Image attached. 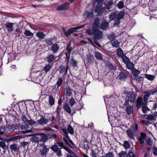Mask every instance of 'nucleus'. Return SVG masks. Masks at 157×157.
<instances>
[{
    "label": "nucleus",
    "instance_id": "obj_40",
    "mask_svg": "<svg viewBox=\"0 0 157 157\" xmlns=\"http://www.w3.org/2000/svg\"><path fill=\"white\" fill-rule=\"evenodd\" d=\"M21 33V30L19 28H17L16 29L14 32V34L15 35L18 34L17 36L19 37L20 36V34Z\"/></svg>",
    "mask_w": 157,
    "mask_h": 157
},
{
    "label": "nucleus",
    "instance_id": "obj_50",
    "mask_svg": "<svg viewBox=\"0 0 157 157\" xmlns=\"http://www.w3.org/2000/svg\"><path fill=\"white\" fill-rule=\"evenodd\" d=\"M155 117L153 115H151L148 116L147 118L146 119L148 120H155Z\"/></svg>",
    "mask_w": 157,
    "mask_h": 157
},
{
    "label": "nucleus",
    "instance_id": "obj_4",
    "mask_svg": "<svg viewBox=\"0 0 157 157\" xmlns=\"http://www.w3.org/2000/svg\"><path fill=\"white\" fill-rule=\"evenodd\" d=\"M95 2H98V4L95 9V12L96 13L99 12V13H101L103 11L105 8H102V6L104 0H94Z\"/></svg>",
    "mask_w": 157,
    "mask_h": 157
},
{
    "label": "nucleus",
    "instance_id": "obj_27",
    "mask_svg": "<svg viewBox=\"0 0 157 157\" xmlns=\"http://www.w3.org/2000/svg\"><path fill=\"white\" fill-rule=\"evenodd\" d=\"M48 102L49 104L52 106L55 104V99L52 96L50 95L49 98Z\"/></svg>",
    "mask_w": 157,
    "mask_h": 157
},
{
    "label": "nucleus",
    "instance_id": "obj_6",
    "mask_svg": "<svg viewBox=\"0 0 157 157\" xmlns=\"http://www.w3.org/2000/svg\"><path fill=\"white\" fill-rule=\"evenodd\" d=\"M86 24H84L81 26L74 27L71 28L67 30V37L71 34L73 32H75L76 30L82 28H83Z\"/></svg>",
    "mask_w": 157,
    "mask_h": 157
},
{
    "label": "nucleus",
    "instance_id": "obj_11",
    "mask_svg": "<svg viewBox=\"0 0 157 157\" xmlns=\"http://www.w3.org/2000/svg\"><path fill=\"white\" fill-rule=\"evenodd\" d=\"M6 28L8 33L11 32L13 30V24L12 23H7L5 24Z\"/></svg>",
    "mask_w": 157,
    "mask_h": 157
},
{
    "label": "nucleus",
    "instance_id": "obj_20",
    "mask_svg": "<svg viewBox=\"0 0 157 157\" xmlns=\"http://www.w3.org/2000/svg\"><path fill=\"white\" fill-rule=\"evenodd\" d=\"M117 15V11L113 12L111 13L109 15V18L111 20L116 19Z\"/></svg>",
    "mask_w": 157,
    "mask_h": 157
},
{
    "label": "nucleus",
    "instance_id": "obj_45",
    "mask_svg": "<svg viewBox=\"0 0 157 157\" xmlns=\"http://www.w3.org/2000/svg\"><path fill=\"white\" fill-rule=\"evenodd\" d=\"M113 5V2H108L105 4V7L108 9H109L111 6Z\"/></svg>",
    "mask_w": 157,
    "mask_h": 157
},
{
    "label": "nucleus",
    "instance_id": "obj_2",
    "mask_svg": "<svg viewBox=\"0 0 157 157\" xmlns=\"http://www.w3.org/2000/svg\"><path fill=\"white\" fill-rule=\"evenodd\" d=\"M126 100L124 106H126L129 104V102L131 103L134 102L136 99L135 94L134 92H129L126 94Z\"/></svg>",
    "mask_w": 157,
    "mask_h": 157
},
{
    "label": "nucleus",
    "instance_id": "obj_42",
    "mask_svg": "<svg viewBox=\"0 0 157 157\" xmlns=\"http://www.w3.org/2000/svg\"><path fill=\"white\" fill-rule=\"evenodd\" d=\"M123 146L125 148H129L130 147L129 143L127 141H125L123 144Z\"/></svg>",
    "mask_w": 157,
    "mask_h": 157
},
{
    "label": "nucleus",
    "instance_id": "obj_8",
    "mask_svg": "<svg viewBox=\"0 0 157 157\" xmlns=\"http://www.w3.org/2000/svg\"><path fill=\"white\" fill-rule=\"evenodd\" d=\"M134 128L132 127V129L130 128V129H128L126 131V133L128 137L131 139H133L134 138V135L135 132L133 130Z\"/></svg>",
    "mask_w": 157,
    "mask_h": 157
},
{
    "label": "nucleus",
    "instance_id": "obj_9",
    "mask_svg": "<svg viewBox=\"0 0 157 157\" xmlns=\"http://www.w3.org/2000/svg\"><path fill=\"white\" fill-rule=\"evenodd\" d=\"M69 6V3H66L58 6L56 9L58 10H65L67 9Z\"/></svg>",
    "mask_w": 157,
    "mask_h": 157
},
{
    "label": "nucleus",
    "instance_id": "obj_59",
    "mask_svg": "<svg viewBox=\"0 0 157 157\" xmlns=\"http://www.w3.org/2000/svg\"><path fill=\"white\" fill-rule=\"evenodd\" d=\"M21 119L25 123H27L28 121V120L27 119V118L24 115H23L22 116Z\"/></svg>",
    "mask_w": 157,
    "mask_h": 157
},
{
    "label": "nucleus",
    "instance_id": "obj_29",
    "mask_svg": "<svg viewBox=\"0 0 157 157\" xmlns=\"http://www.w3.org/2000/svg\"><path fill=\"white\" fill-rule=\"evenodd\" d=\"M64 109L66 110L67 113L69 114H71V109L67 103H65V104Z\"/></svg>",
    "mask_w": 157,
    "mask_h": 157
},
{
    "label": "nucleus",
    "instance_id": "obj_34",
    "mask_svg": "<svg viewBox=\"0 0 157 157\" xmlns=\"http://www.w3.org/2000/svg\"><path fill=\"white\" fill-rule=\"evenodd\" d=\"M52 66V65H50L49 64L46 65L44 68V70L45 72H47L48 71L50 70Z\"/></svg>",
    "mask_w": 157,
    "mask_h": 157
},
{
    "label": "nucleus",
    "instance_id": "obj_5",
    "mask_svg": "<svg viewBox=\"0 0 157 157\" xmlns=\"http://www.w3.org/2000/svg\"><path fill=\"white\" fill-rule=\"evenodd\" d=\"M50 148L55 152L57 155L59 157L62 156V154L61 151V148H59L57 145L54 144Z\"/></svg>",
    "mask_w": 157,
    "mask_h": 157
},
{
    "label": "nucleus",
    "instance_id": "obj_55",
    "mask_svg": "<svg viewBox=\"0 0 157 157\" xmlns=\"http://www.w3.org/2000/svg\"><path fill=\"white\" fill-rule=\"evenodd\" d=\"M106 157H114V155L112 152H109L105 154Z\"/></svg>",
    "mask_w": 157,
    "mask_h": 157
},
{
    "label": "nucleus",
    "instance_id": "obj_43",
    "mask_svg": "<svg viewBox=\"0 0 157 157\" xmlns=\"http://www.w3.org/2000/svg\"><path fill=\"white\" fill-rule=\"evenodd\" d=\"M24 34L28 36H33V33L28 30H25L24 32Z\"/></svg>",
    "mask_w": 157,
    "mask_h": 157
},
{
    "label": "nucleus",
    "instance_id": "obj_14",
    "mask_svg": "<svg viewBox=\"0 0 157 157\" xmlns=\"http://www.w3.org/2000/svg\"><path fill=\"white\" fill-rule=\"evenodd\" d=\"M146 136V134L142 132L140 133V136L138 138L139 140L140 144H142L144 143Z\"/></svg>",
    "mask_w": 157,
    "mask_h": 157
},
{
    "label": "nucleus",
    "instance_id": "obj_36",
    "mask_svg": "<svg viewBox=\"0 0 157 157\" xmlns=\"http://www.w3.org/2000/svg\"><path fill=\"white\" fill-rule=\"evenodd\" d=\"M95 56L97 59L99 60L102 59L101 54L99 52H96L95 53Z\"/></svg>",
    "mask_w": 157,
    "mask_h": 157
},
{
    "label": "nucleus",
    "instance_id": "obj_28",
    "mask_svg": "<svg viewBox=\"0 0 157 157\" xmlns=\"http://www.w3.org/2000/svg\"><path fill=\"white\" fill-rule=\"evenodd\" d=\"M126 64V67L127 68L130 70H132V69L134 67V64L130 61Z\"/></svg>",
    "mask_w": 157,
    "mask_h": 157
},
{
    "label": "nucleus",
    "instance_id": "obj_10",
    "mask_svg": "<svg viewBox=\"0 0 157 157\" xmlns=\"http://www.w3.org/2000/svg\"><path fill=\"white\" fill-rule=\"evenodd\" d=\"M48 122V120L45 118L42 117L40 120L37 121V122L40 125H45Z\"/></svg>",
    "mask_w": 157,
    "mask_h": 157
},
{
    "label": "nucleus",
    "instance_id": "obj_56",
    "mask_svg": "<svg viewBox=\"0 0 157 157\" xmlns=\"http://www.w3.org/2000/svg\"><path fill=\"white\" fill-rule=\"evenodd\" d=\"M108 38L111 40H113L115 37L116 36L113 34H112L110 35H109L108 36Z\"/></svg>",
    "mask_w": 157,
    "mask_h": 157
},
{
    "label": "nucleus",
    "instance_id": "obj_25",
    "mask_svg": "<svg viewBox=\"0 0 157 157\" xmlns=\"http://www.w3.org/2000/svg\"><path fill=\"white\" fill-rule=\"evenodd\" d=\"M10 148L12 150L15 151H18L19 150L18 146L17 144H13L11 145Z\"/></svg>",
    "mask_w": 157,
    "mask_h": 157
},
{
    "label": "nucleus",
    "instance_id": "obj_3",
    "mask_svg": "<svg viewBox=\"0 0 157 157\" xmlns=\"http://www.w3.org/2000/svg\"><path fill=\"white\" fill-rule=\"evenodd\" d=\"M41 148L39 149L40 155L42 157H46L49 151V148H48L45 144L43 143L40 144Z\"/></svg>",
    "mask_w": 157,
    "mask_h": 157
},
{
    "label": "nucleus",
    "instance_id": "obj_49",
    "mask_svg": "<svg viewBox=\"0 0 157 157\" xmlns=\"http://www.w3.org/2000/svg\"><path fill=\"white\" fill-rule=\"evenodd\" d=\"M116 20L114 24V26L116 27H118L119 25L120 24V20L119 19H115Z\"/></svg>",
    "mask_w": 157,
    "mask_h": 157
},
{
    "label": "nucleus",
    "instance_id": "obj_17",
    "mask_svg": "<svg viewBox=\"0 0 157 157\" xmlns=\"http://www.w3.org/2000/svg\"><path fill=\"white\" fill-rule=\"evenodd\" d=\"M62 130L63 131L64 135L66 137V138L69 140L71 143L72 145H73L74 144L69 136L67 130L66 129L63 128L62 129Z\"/></svg>",
    "mask_w": 157,
    "mask_h": 157
},
{
    "label": "nucleus",
    "instance_id": "obj_13",
    "mask_svg": "<svg viewBox=\"0 0 157 157\" xmlns=\"http://www.w3.org/2000/svg\"><path fill=\"white\" fill-rule=\"evenodd\" d=\"M136 102V105L137 109L140 108L144 104V103L142 102V98L140 97H139L137 99Z\"/></svg>",
    "mask_w": 157,
    "mask_h": 157
},
{
    "label": "nucleus",
    "instance_id": "obj_41",
    "mask_svg": "<svg viewBox=\"0 0 157 157\" xmlns=\"http://www.w3.org/2000/svg\"><path fill=\"white\" fill-rule=\"evenodd\" d=\"M119 155L120 157H128V154L124 151H122Z\"/></svg>",
    "mask_w": 157,
    "mask_h": 157
},
{
    "label": "nucleus",
    "instance_id": "obj_24",
    "mask_svg": "<svg viewBox=\"0 0 157 157\" xmlns=\"http://www.w3.org/2000/svg\"><path fill=\"white\" fill-rule=\"evenodd\" d=\"M55 58V56L53 54H50L46 58L47 61L49 63L52 62Z\"/></svg>",
    "mask_w": 157,
    "mask_h": 157
},
{
    "label": "nucleus",
    "instance_id": "obj_19",
    "mask_svg": "<svg viewBox=\"0 0 157 157\" xmlns=\"http://www.w3.org/2000/svg\"><path fill=\"white\" fill-rule=\"evenodd\" d=\"M111 43L113 46L116 48L118 47L120 45V42L117 40L111 41Z\"/></svg>",
    "mask_w": 157,
    "mask_h": 157
},
{
    "label": "nucleus",
    "instance_id": "obj_7",
    "mask_svg": "<svg viewBox=\"0 0 157 157\" xmlns=\"http://www.w3.org/2000/svg\"><path fill=\"white\" fill-rule=\"evenodd\" d=\"M83 16L84 18H92L93 17V13L92 11H88L85 10L83 13Z\"/></svg>",
    "mask_w": 157,
    "mask_h": 157
},
{
    "label": "nucleus",
    "instance_id": "obj_22",
    "mask_svg": "<svg viewBox=\"0 0 157 157\" xmlns=\"http://www.w3.org/2000/svg\"><path fill=\"white\" fill-rule=\"evenodd\" d=\"M66 96L67 97H69L72 94V90L69 87H67L66 89Z\"/></svg>",
    "mask_w": 157,
    "mask_h": 157
},
{
    "label": "nucleus",
    "instance_id": "obj_26",
    "mask_svg": "<svg viewBox=\"0 0 157 157\" xmlns=\"http://www.w3.org/2000/svg\"><path fill=\"white\" fill-rule=\"evenodd\" d=\"M119 77L120 79L123 80L127 78V75L126 73L122 72L119 74Z\"/></svg>",
    "mask_w": 157,
    "mask_h": 157
},
{
    "label": "nucleus",
    "instance_id": "obj_33",
    "mask_svg": "<svg viewBox=\"0 0 157 157\" xmlns=\"http://www.w3.org/2000/svg\"><path fill=\"white\" fill-rule=\"evenodd\" d=\"M22 137L21 136H17L13 137H11L10 138V140L11 141H16L22 138Z\"/></svg>",
    "mask_w": 157,
    "mask_h": 157
},
{
    "label": "nucleus",
    "instance_id": "obj_23",
    "mask_svg": "<svg viewBox=\"0 0 157 157\" xmlns=\"http://www.w3.org/2000/svg\"><path fill=\"white\" fill-rule=\"evenodd\" d=\"M36 36L39 38L43 39L44 38L45 35L43 32L41 31H39L36 33Z\"/></svg>",
    "mask_w": 157,
    "mask_h": 157
},
{
    "label": "nucleus",
    "instance_id": "obj_46",
    "mask_svg": "<svg viewBox=\"0 0 157 157\" xmlns=\"http://www.w3.org/2000/svg\"><path fill=\"white\" fill-rule=\"evenodd\" d=\"M77 64V62L73 59H71V66L73 67L76 66Z\"/></svg>",
    "mask_w": 157,
    "mask_h": 157
},
{
    "label": "nucleus",
    "instance_id": "obj_39",
    "mask_svg": "<svg viewBox=\"0 0 157 157\" xmlns=\"http://www.w3.org/2000/svg\"><path fill=\"white\" fill-rule=\"evenodd\" d=\"M140 73V71L137 69H135L133 70L132 71V74L135 77L137 76Z\"/></svg>",
    "mask_w": 157,
    "mask_h": 157
},
{
    "label": "nucleus",
    "instance_id": "obj_15",
    "mask_svg": "<svg viewBox=\"0 0 157 157\" xmlns=\"http://www.w3.org/2000/svg\"><path fill=\"white\" fill-rule=\"evenodd\" d=\"M125 15V13L123 11H121L119 12L117 11V16L116 17V19H121L123 18Z\"/></svg>",
    "mask_w": 157,
    "mask_h": 157
},
{
    "label": "nucleus",
    "instance_id": "obj_61",
    "mask_svg": "<svg viewBox=\"0 0 157 157\" xmlns=\"http://www.w3.org/2000/svg\"><path fill=\"white\" fill-rule=\"evenodd\" d=\"M153 153L154 155L157 156V148L156 147H153Z\"/></svg>",
    "mask_w": 157,
    "mask_h": 157
},
{
    "label": "nucleus",
    "instance_id": "obj_47",
    "mask_svg": "<svg viewBox=\"0 0 157 157\" xmlns=\"http://www.w3.org/2000/svg\"><path fill=\"white\" fill-rule=\"evenodd\" d=\"M64 149L67 151L68 153H71V154L74 155L75 156H76V155L75 154L73 151L71 149L67 147H65Z\"/></svg>",
    "mask_w": 157,
    "mask_h": 157
},
{
    "label": "nucleus",
    "instance_id": "obj_58",
    "mask_svg": "<svg viewBox=\"0 0 157 157\" xmlns=\"http://www.w3.org/2000/svg\"><path fill=\"white\" fill-rule=\"evenodd\" d=\"M0 147L4 148L6 147L5 143L3 141H0Z\"/></svg>",
    "mask_w": 157,
    "mask_h": 157
},
{
    "label": "nucleus",
    "instance_id": "obj_64",
    "mask_svg": "<svg viewBox=\"0 0 157 157\" xmlns=\"http://www.w3.org/2000/svg\"><path fill=\"white\" fill-rule=\"evenodd\" d=\"M142 122L143 124H144L146 125H148L150 124V123L149 122V121H147L142 120Z\"/></svg>",
    "mask_w": 157,
    "mask_h": 157
},
{
    "label": "nucleus",
    "instance_id": "obj_51",
    "mask_svg": "<svg viewBox=\"0 0 157 157\" xmlns=\"http://www.w3.org/2000/svg\"><path fill=\"white\" fill-rule=\"evenodd\" d=\"M75 103V102L73 98H71L70 99L69 104L71 106H72Z\"/></svg>",
    "mask_w": 157,
    "mask_h": 157
},
{
    "label": "nucleus",
    "instance_id": "obj_52",
    "mask_svg": "<svg viewBox=\"0 0 157 157\" xmlns=\"http://www.w3.org/2000/svg\"><path fill=\"white\" fill-rule=\"evenodd\" d=\"M56 143L59 145V146L64 149L65 148V147H66V146L64 145L63 143L61 142H57Z\"/></svg>",
    "mask_w": 157,
    "mask_h": 157
},
{
    "label": "nucleus",
    "instance_id": "obj_44",
    "mask_svg": "<svg viewBox=\"0 0 157 157\" xmlns=\"http://www.w3.org/2000/svg\"><path fill=\"white\" fill-rule=\"evenodd\" d=\"M117 6L119 9H122L124 7V3L123 1H121L117 4Z\"/></svg>",
    "mask_w": 157,
    "mask_h": 157
},
{
    "label": "nucleus",
    "instance_id": "obj_37",
    "mask_svg": "<svg viewBox=\"0 0 157 157\" xmlns=\"http://www.w3.org/2000/svg\"><path fill=\"white\" fill-rule=\"evenodd\" d=\"M145 77L146 78L150 80H153L155 76L148 74H146L145 75Z\"/></svg>",
    "mask_w": 157,
    "mask_h": 157
},
{
    "label": "nucleus",
    "instance_id": "obj_53",
    "mask_svg": "<svg viewBox=\"0 0 157 157\" xmlns=\"http://www.w3.org/2000/svg\"><path fill=\"white\" fill-rule=\"evenodd\" d=\"M65 70L64 66H61L59 68V71L60 73L62 74Z\"/></svg>",
    "mask_w": 157,
    "mask_h": 157
},
{
    "label": "nucleus",
    "instance_id": "obj_35",
    "mask_svg": "<svg viewBox=\"0 0 157 157\" xmlns=\"http://www.w3.org/2000/svg\"><path fill=\"white\" fill-rule=\"evenodd\" d=\"M121 58H122L123 62L125 64H126L130 61L128 58L126 57L125 55H124Z\"/></svg>",
    "mask_w": 157,
    "mask_h": 157
},
{
    "label": "nucleus",
    "instance_id": "obj_38",
    "mask_svg": "<svg viewBox=\"0 0 157 157\" xmlns=\"http://www.w3.org/2000/svg\"><path fill=\"white\" fill-rule=\"evenodd\" d=\"M63 79L62 78H59L56 82V84L57 85V87H59V86H61L63 82Z\"/></svg>",
    "mask_w": 157,
    "mask_h": 157
},
{
    "label": "nucleus",
    "instance_id": "obj_32",
    "mask_svg": "<svg viewBox=\"0 0 157 157\" xmlns=\"http://www.w3.org/2000/svg\"><path fill=\"white\" fill-rule=\"evenodd\" d=\"M67 130L68 132L71 135L73 134L74 133V129L70 125L68 126Z\"/></svg>",
    "mask_w": 157,
    "mask_h": 157
},
{
    "label": "nucleus",
    "instance_id": "obj_1",
    "mask_svg": "<svg viewBox=\"0 0 157 157\" xmlns=\"http://www.w3.org/2000/svg\"><path fill=\"white\" fill-rule=\"evenodd\" d=\"M99 22L98 19H94V22L92 26V29H87L86 31V33L89 35H93L94 36L93 39L94 43L98 47L101 46L99 43L97 42V40H99L103 36L102 32L98 30Z\"/></svg>",
    "mask_w": 157,
    "mask_h": 157
},
{
    "label": "nucleus",
    "instance_id": "obj_31",
    "mask_svg": "<svg viewBox=\"0 0 157 157\" xmlns=\"http://www.w3.org/2000/svg\"><path fill=\"white\" fill-rule=\"evenodd\" d=\"M117 55L121 57L124 55V53L121 48H119L117 50Z\"/></svg>",
    "mask_w": 157,
    "mask_h": 157
},
{
    "label": "nucleus",
    "instance_id": "obj_54",
    "mask_svg": "<svg viewBox=\"0 0 157 157\" xmlns=\"http://www.w3.org/2000/svg\"><path fill=\"white\" fill-rule=\"evenodd\" d=\"M148 110L147 107L145 105H143L142 106V111L143 113H145Z\"/></svg>",
    "mask_w": 157,
    "mask_h": 157
},
{
    "label": "nucleus",
    "instance_id": "obj_63",
    "mask_svg": "<svg viewBox=\"0 0 157 157\" xmlns=\"http://www.w3.org/2000/svg\"><path fill=\"white\" fill-rule=\"evenodd\" d=\"M91 155L93 157H96V153L94 150L91 151Z\"/></svg>",
    "mask_w": 157,
    "mask_h": 157
},
{
    "label": "nucleus",
    "instance_id": "obj_62",
    "mask_svg": "<svg viewBox=\"0 0 157 157\" xmlns=\"http://www.w3.org/2000/svg\"><path fill=\"white\" fill-rule=\"evenodd\" d=\"M29 145V143L28 142L23 141L21 144L22 146L25 147L26 146Z\"/></svg>",
    "mask_w": 157,
    "mask_h": 157
},
{
    "label": "nucleus",
    "instance_id": "obj_30",
    "mask_svg": "<svg viewBox=\"0 0 157 157\" xmlns=\"http://www.w3.org/2000/svg\"><path fill=\"white\" fill-rule=\"evenodd\" d=\"M40 135H43L41 137L40 140L43 142H45L48 140V137L47 135H45L44 134H41Z\"/></svg>",
    "mask_w": 157,
    "mask_h": 157
},
{
    "label": "nucleus",
    "instance_id": "obj_60",
    "mask_svg": "<svg viewBox=\"0 0 157 157\" xmlns=\"http://www.w3.org/2000/svg\"><path fill=\"white\" fill-rule=\"evenodd\" d=\"M45 41L48 45L52 43V40L50 39L46 40Z\"/></svg>",
    "mask_w": 157,
    "mask_h": 157
},
{
    "label": "nucleus",
    "instance_id": "obj_57",
    "mask_svg": "<svg viewBox=\"0 0 157 157\" xmlns=\"http://www.w3.org/2000/svg\"><path fill=\"white\" fill-rule=\"evenodd\" d=\"M147 143L148 145H152L153 144L152 140L150 138H149L147 141Z\"/></svg>",
    "mask_w": 157,
    "mask_h": 157
},
{
    "label": "nucleus",
    "instance_id": "obj_21",
    "mask_svg": "<svg viewBox=\"0 0 157 157\" xmlns=\"http://www.w3.org/2000/svg\"><path fill=\"white\" fill-rule=\"evenodd\" d=\"M126 106V111L128 114L130 115L132 112L133 111V108L131 105H127Z\"/></svg>",
    "mask_w": 157,
    "mask_h": 157
},
{
    "label": "nucleus",
    "instance_id": "obj_12",
    "mask_svg": "<svg viewBox=\"0 0 157 157\" xmlns=\"http://www.w3.org/2000/svg\"><path fill=\"white\" fill-rule=\"evenodd\" d=\"M100 28L102 30H105L109 28V23L106 21H103L101 25Z\"/></svg>",
    "mask_w": 157,
    "mask_h": 157
},
{
    "label": "nucleus",
    "instance_id": "obj_16",
    "mask_svg": "<svg viewBox=\"0 0 157 157\" xmlns=\"http://www.w3.org/2000/svg\"><path fill=\"white\" fill-rule=\"evenodd\" d=\"M145 94L144 95L143 100L144 102V103H147V101L151 95V93L148 92H144Z\"/></svg>",
    "mask_w": 157,
    "mask_h": 157
},
{
    "label": "nucleus",
    "instance_id": "obj_48",
    "mask_svg": "<svg viewBox=\"0 0 157 157\" xmlns=\"http://www.w3.org/2000/svg\"><path fill=\"white\" fill-rule=\"evenodd\" d=\"M27 123H28L29 125L32 126L36 123V122L31 119L29 120H28Z\"/></svg>",
    "mask_w": 157,
    "mask_h": 157
},
{
    "label": "nucleus",
    "instance_id": "obj_18",
    "mask_svg": "<svg viewBox=\"0 0 157 157\" xmlns=\"http://www.w3.org/2000/svg\"><path fill=\"white\" fill-rule=\"evenodd\" d=\"M59 47L58 45L55 43L53 44L51 47V49L54 53L57 52L58 50Z\"/></svg>",
    "mask_w": 157,
    "mask_h": 157
}]
</instances>
